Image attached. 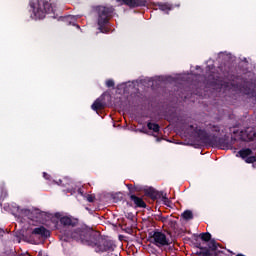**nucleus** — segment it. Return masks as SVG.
<instances>
[{
	"label": "nucleus",
	"mask_w": 256,
	"mask_h": 256,
	"mask_svg": "<svg viewBox=\"0 0 256 256\" xmlns=\"http://www.w3.org/2000/svg\"><path fill=\"white\" fill-rule=\"evenodd\" d=\"M126 187L130 191V195H133V193H135V191H133V184H127Z\"/></svg>",
	"instance_id": "bb28decb"
},
{
	"label": "nucleus",
	"mask_w": 256,
	"mask_h": 256,
	"mask_svg": "<svg viewBox=\"0 0 256 256\" xmlns=\"http://www.w3.org/2000/svg\"><path fill=\"white\" fill-rule=\"evenodd\" d=\"M29 5L36 19H45L46 13L53 11V6L47 0H37L36 2L30 0Z\"/></svg>",
	"instance_id": "f03ea898"
},
{
	"label": "nucleus",
	"mask_w": 256,
	"mask_h": 256,
	"mask_svg": "<svg viewBox=\"0 0 256 256\" xmlns=\"http://www.w3.org/2000/svg\"><path fill=\"white\" fill-rule=\"evenodd\" d=\"M238 155L241 159H247L250 155H253V150L251 148H244L239 150Z\"/></svg>",
	"instance_id": "ddd939ff"
},
{
	"label": "nucleus",
	"mask_w": 256,
	"mask_h": 256,
	"mask_svg": "<svg viewBox=\"0 0 256 256\" xmlns=\"http://www.w3.org/2000/svg\"><path fill=\"white\" fill-rule=\"evenodd\" d=\"M185 221H191L193 219V212L191 210H186L181 215Z\"/></svg>",
	"instance_id": "dca6fc26"
},
{
	"label": "nucleus",
	"mask_w": 256,
	"mask_h": 256,
	"mask_svg": "<svg viewBox=\"0 0 256 256\" xmlns=\"http://www.w3.org/2000/svg\"><path fill=\"white\" fill-rule=\"evenodd\" d=\"M106 87H108V89L115 87V81H113V79L106 80Z\"/></svg>",
	"instance_id": "b1692460"
},
{
	"label": "nucleus",
	"mask_w": 256,
	"mask_h": 256,
	"mask_svg": "<svg viewBox=\"0 0 256 256\" xmlns=\"http://www.w3.org/2000/svg\"><path fill=\"white\" fill-rule=\"evenodd\" d=\"M189 129L194 131L196 137L199 139V141H201V143L211 146V142L213 141V134H209L206 130L195 127L193 125H190Z\"/></svg>",
	"instance_id": "39448f33"
},
{
	"label": "nucleus",
	"mask_w": 256,
	"mask_h": 256,
	"mask_svg": "<svg viewBox=\"0 0 256 256\" xmlns=\"http://www.w3.org/2000/svg\"><path fill=\"white\" fill-rule=\"evenodd\" d=\"M198 249L201 250L199 252V255H202V256H211V250L210 248H207V247H203L201 245L198 246Z\"/></svg>",
	"instance_id": "2eb2a0df"
},
{
	"label": "nucleus",
	"mask_w": 256,
	"mask_h": 256,
	"mask_svg": "<svg viewBox=\"0 0 256 256\" xmlns=\"http://www.w3.org/2000/svg\"><path fill=\"white\" fill-rule=\"evenodd\" d=\"M210 147H220V149H225V147H229V142L225 137H218L213 134Z\"/></svg>",
	"instance_id": "423d86ee"
},
{
	"label": "nucleus",
	"mask_w": 256,
	"mask_h": 256,
	"mask_svg": "<svg viewBox=\"0 0 256 256\" xmlns=\"http://www.w3.org/2000/svg\"><path fill=\"white\" fill-rule=\"evenodd\" d=\"M209 129L213 132V133H219L221 131V128L219 127V125H209Z\"/></svg>",
	"instance_id": "5701e85b"
},
{
	"label": "nucleus",
	"mask_w": 256,
	"mask_h": 256,
	"mask_svg": "<svg viewBox=\"0 0 256 256\" xmlns=\"http://www.w3.org/2000/svg\"><path fill=\"white\" fill-rule=\"evenodd\" d=\"M3 235H5V230L0 228V237H3Z\"/></svg>",
	"instance_id": "c756f323"
},
{
	"label": "nucleus",
	"mask_w": 256,
	"mask_h": 256,
	"mask_svg": "<svg viewBox=\"0 0 256 256\" xmlns=\"http://www.w3.org/2000/svg\"><path fill=\"white\" fill-rule=\"evenodd\" d=\"M130 201H133L135 207H139L140 209L147 208V203H145L143 198H141L135 194H130Z\"/></svg>",
	"instance_id": "9d476101"
},
{
	"label": "nucleus",
	"mask_w": 256,
	"mask_h": 256,
	"mask_svg": "<svg viewBox=\"0 0 256 256\" xmlns=\"http://www.w3.org/2000/svg\"><path fill=\"white\" fill-rule=\"evenodd\" d=\"M113 11L115 9L113 6L110 7H105V6H99L97 8V13H98V26L100 31H103V27L109 23V19H111L113 15Z\"/></svg>",
	"instance_id": "7ed1b4c3"
},
{
	"label": "nucleus",
	"mask_w": 256,
	"mask_h": 256,
	"mask_svg": "<svg viewBox=\"0 0 256 256\" xmlns=\"http://www.w3.org/2000/svg\"><path fill=\"white\" fill-rule=\"evenodd\" d=\"M140 133H147V130H145V128L140 130Z\"/></svg>",
	"instance_id": "7c9ffc66"
},
{
	"label": "nucleus",
	"mask_w": 256,
	"mask_h": 256,
	"mask_svg": "<svg viewBox=\"0 0 256 256\" xmlns=\"http://www.w3.org/2000/svg\"><path fill=\"white\" fill-rule=\"evenodd\" d=\"M91 109L93 111H101V109H105V104L103 102H101V99L98 98L91 105Z\"/></svg>",
	"instance_id": "f8f14e48"
},
{
	"label": "nucleus",
	"mask_w": 256,
	"mask_h": 256,
	"mask_svg": "<svg viewBox=\"0 0 256 256\" xmlns=\"http://www.w3.org/2000/svg\"><path fill=\"white\" fill-rule=\"evenodd\" d=\"M60 223L64 227H76V225L79 223V220L69 216H63L60 218Z\"/></svg>",
	"instance_id": "1a4fd4ad"
},
{
	"label": "nucleus",
	"mask_w": 256,
	"mask_h": 256,
	"mask_svg": "<svg viewBox=\"0 0 256 256\" xmlns=\"http://www.w3.org/2000/svg\"><path fill=\"white\" fill-rule=\"evenodd\" d=\"M161 199L164 205H167V207H169V203H171V200L167 198V193L163 192V196H161Z\"/></svg>",
	"instance_id": "412c9836"
},
{
	"label": "nucleus",
	"mask_w": 256,
	"mask_h": 256,
	"mask_svg": "<svg viewBox=\"0 0 256 256\" xmlns=\"http://www.w3.org/2000/svg\"><path fill=\"white\" fill-rule=\"evenodd\" d=\"M122 1L124 5L130 7V9H135L137 7H145L147 5V0H117Z\"/></svg>",
	"instance_id": "6e6552de"
},
{
	"label": "nucleus",
	"mask_w": 256,
	"mask_h": 256,
	"mask_svg": "<svg viewBox=\"0 0 256 256\" xmlns=\"http://www.w3.org/2000/svg\"><path fill=\"white\" fill-rule=\"evenodd\" d=\"M32 235H41V237H50L51 232L47 230L44 226H40L38 228H34L32 231Z\"/></svg>",
	"instance_id": "9b49d317"
},
{
	"label": "nucleus",
	"mask_w": 256,
	"mask_h": 256,
	"mask_svg": "<svg viewBox=\"0 0 256 256\" xmlns=\"http://www.w3.org/2000/svg\"><path fill=\"white\" fill-rule=\"evenodd\" d=\"M43 177L46 179V181H51V175L47 174V172L43 173Z\"/></svg>",
	"instance_id": "c85d7f7f"
},
{
	"label": "nucleus",
	"mask_w": 256,
	"mask_h": 256,
	"mask_svg": "<svg viewBox=\"0 0 256 256\" xmlns=\"http://www.w3.org/2000/svg\"><path fill=\"white\" fill-rule=\"evenodd\" d=\"M72 239L80 241L83 245L93 247L96 253H108L109 256H119L118 252H115L117 245L111 239L105 238L95 232L87 226H80L74 229L71 233Z\"/></svg>",
	"instance_id": "f257e3e1"
},
{
	"label": "nucleus",
	"mask_w": 256,
	"mask_h": 256,
	"mask_svg": "<svg viewBox=\"0 0 256 256\" xmlns=\"http://www.w3.org/2000/svg\"><path fill=\"white\" fill-rule=\"evenodd\" d=\"M59 183H73V180L69 177H64L63 179H59Z\"/></svg>",
	"instance_id": "a878e982"
},
{
	"label": "nucleus",
	"mask_w": 256,
	"mask_h": 256,
	"mask_svg": "<svg viewBox=\"0 0 256 256\" xmlns=\"http://www.w3.org/2000/svg\"><path fill=\"white\" fill-rule=\"evenodd\" d=\"M240 139H241V141H251L253 139V136L248 135L247 131H241Z\"/></svg>",
	"instance_id": "f3484780"
},
{
	"label": "nucleus",
	"mask_w": 256,
	"mask_h": 256,
	"mask_svg": "<svg viewBox=\"0 0 256 256\" xmlns=\"http://www.w3.org/2000/svg\"><path fill=\"white\" fill-rule=\"evenodd\" d=\"M163 193V191H158L153 187L144 189V195L152 199V201H157V199H161V197H163Z\"/></svg>",
	"instance_id": "0eeeda50"
},
{
	"label": "nucleus",
	"mask_w": 256,
	"mask_h": 256,
	"mask_svg": "<svg viewBox=\"0 0 256 256\" xmlns=\"http://www.w3.org/2000/svg\"><path fill=\"white\" fill-rule=\"evenodd\" d=\"M208 249H210V251H217V242H215V240H211L208 244Z\"/></svg>",
	"instance_id": "aec40b11"
},
{
	"label": "nucleus",
	"mask_w": 256,
	"mask_h": 256,
	"mask_svg": "<svg viewBox=\"0 0 256 256\" xmlns=\"http://www.w3.org/2000/svg\"><path fill=\"white\" fill-rule=\"evenodd\" d=\"M67 19H71V16H68Z\"/></svg>",
	"instance_id": "2f4dec72"
},
{
	"label": "nucleus",
	"mask_w": 256,
	"mask_h": 256,
	"mask_svg": "<svg viewBox=\"0 0 256 256\" xmlns=\"http://www.w3.org/2000/svg\"><path fill=\"white\" fill-rule=\"evenodd\" d=\"M149 241L152 243V245H155L156 247H167L171 245V240L167 238V235L161 231H152L149 232Z\"/></svg>",
	"instance_id": "20e7f679"
},
{
	"label": "nucleus",
	"mask_w": 256,
	"mask_h": 256,
	"mask_svg": "<svg viewBox=\"0 0 256 256\" xmlns=\"http://www.w3.org/2000/svg\"><path fill=\"white\" fill-rule=\"evenodd\" d=\"M95 201V196L93 195H88L87 196V202L88 203H93Z\"/></svg>",
	"instance_id": "cd10ccee"
},
{
	"label": "nucleus",
	"mask_w": 256,
	"mask_h": 256,
	"mask_svg": "<svg viewBox=\"0 0 256 256\" xmlns=\"http://www.w3.org/2000/svg\"><path fill=\"white\" fill-rule=\"evenodd\" d=\"M245 162H246V163H256V156H248V157L245 159Z\"/></svg>",
	"instance_id": "393cba45"
},
{
	"label": "nucleus",
	"mask_w": 256,
	"mask_h": 256,
	"mask_svg": "<svg viewBox=\"0 0 256 256\" xmlns=\"http://www.w3.org/2000/svg\"><path fill=\"white\" fill-rule=\"evenodd\" d=\"M248 85L249 84H244L243 85L245 95H251V93H253V90Z\"/></svg>",
	"instance_id": "4be33fe9"
},
{
	"label": "nucleus",
	"mask_w": 256,
	"mask_h": 256,
	"mask_svg": "<svg viewBox=\"0 0 256 256\" xmlns=\"http://www.w3.org/2000/svg\"><path fill=\"white\" fill-rule=\"evenodd\" d=\"M158 7L160 11H171V6L167 3H159Z\"/></svg>",
	"instance_id": "a211bd4d"
},
{
	"label": "nucleus",
	"mask_w": 256,
	"mask_h": 256,
	"mask_svg": "<svg viewBox=\"0 0 256 256\" xmlns=\"http://www.w3.org/2000/svg\"><path fill=\"white\" fill-rule=\"evenodd\" d=\"M200 239L202 241H205L206 243H208V241L211 239V233L209 232H204L200 234Z\"/></svg>",
	"instance_id": "6ab92c4d"
},
{
	"label": "nucleus",
	"mask_w": 256,
	"mask_h": 256,
	"mask_svg": "<svg viewBox=\"0 0 256 256\" xmlns=\"http://www.w3.org/2000/svg\"><path fill=\"white\" fill-rule=\"evenodd\" d=\"M147 127L150 131H153L154 133H159V131L161 130V126H159V124L157 123L148 122Z\"/></svg>",
	"instance_id": "4468645a"
}]
</instances>
